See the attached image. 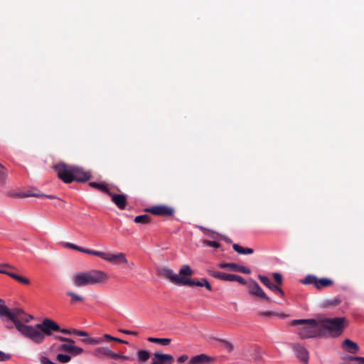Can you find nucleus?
Returning <instances> with one entry per match:
<instances>
[{"label":"nucleus","instance_id":"27","mask_svg":"<svg viewBox=\"0 0 364 364\" xmlns=\"http://www.w3.org/2000/svg\"><path fill=\"white\" fill-rule=\"evenodd\" d=\"M232 248L240 255H251L254 252L253 249L250 247H243L238 244H233Z\"/></svg>","mask_w":364,"mask_h":364},{"label":"nucleus","instance_id":"52","mask_svg":"<svg viewBox=\"0 0 364 364\" xmlns=\"http://www.w3.org/2000/svg\"><path fill=\"white\" fill-rule=\"evenodd\" d=\"M133 265H134L133 262H131V264H129L130 267H132Z\"/></svg>","mask_w":364,"mask_h":364},{"label":"nucleus","instance_id":"22","mask_svg":"<svg viewBox=\"0 0 364 364\" xmlns=\"http://www.w3.org/2000/svg\"><path fill=\"white\" fill-rule=\"evenodd\" d=\"M114 337L110 336L109 334H105L102 337L100 338H88L85 339H82V341L86 344L89 345H97L102 343L105 341H113Z\"/></svg>","mask_w":364,"mask_h":364},{"label":"nucleus","instance_id":"19","mask_svg":"<svg viewBox=\"0 0 364 364\" xmlns=\"http://www.w3.org/2000/svg\"><path fill=\"white\" fill-rule=\"evenodd\" d=\"M258 278L264 285L267 287L273 292L284 296L283 290L278 285L273 284L267 277L259 275Z\"/></svg>","mask_w":364,"mask_h":364},{"label":"nucleus","instance_id":"42","mask_svg":"<svg viewBox=\"0 0 364 364\" xmlns=\"http://www.w3.org/2000/svg\"><path fill=\"white\" fill-rule=\"evenodd\" d=\"M11 356L9 354H6L2 351L0 350V361H4L10 360Z\"/></svg>","mask_w":364,"mask_h":364},{"label":"nucleus","instance_id":"49","mask_svg":"<svg viewBox=\"0 0 364 364\" xmlns=\"http://www.w3.org/2000/svg\"><path fill=\"white\" fill-rule=\"evenodd\" d=\"M14 326H14L13 322H12V323H8L6 324V328H8V329H12Z\"/></svg>","mask_w":364,"mask_h":364},{"label":"nucleus","instance_id":"44","mask_svg":"<svg viewBox=\"0 0 364 364\" xmlns=\"http://www.w3.org/2000/svg\"><path fill=\"white\" fill-rule=\"evenodd\" d=\"M119 331L122 333L127 334V335H132L134 336H136L138 335V332H136V331H128V330H124V329H121Z\"/></svg>","mask_w":364,"mask_h":364},{"label":"nucleus","instance_id":"11","mask_svg":"<svg viewBox=\"0 0 364 364\" xmlns=\"http://www.w3.org/2000/svg\"><path fill=\"white\" fill-rule=\"evenodd\" d=\"M146 211L159 216H172L174 214V209L165 205L153 206L146 209Z\"/></svg>","mask_w":364,"mask_h":364},{"label":"nucleus","instance_id":"32","mask_svg":"<svg viewBox=\"0 0 364 364\" xmlns=\"http://www.w3.org/2000/svg\"><path fill=\"white\" fill-rule=\"evenodd\" d=\"M66 295L71 297V304H76L77 302H82L84 301V298L74 292L68 291L66 292Z\"/></svg>","mask_w":364,"mask_h":364},{"label":"nucleus","instance_id":"39","mask_svg":"<svg viewBox=\"0 0 364 364\" xmlns=\"http://www.w3.org/2000/svg\"><path fill=\"white\" fill-rule=\"evenodd\" d=\"M6 168L3 165L0 164V181L4 182L6 180Z\"/></svg>","mask_w":364,"mask_h":364},{"label":"nucleus","instance_id":"18","mask_svg":"<svg viewBox=\"0 0 364 364\" xmlns=\"http://www.w3.org/2000/svg\"><path fill=\"white\" fill-rule=\"evenodd\" d=\"M112 199V201L117 205L120 210L125 209L127 204V196L124 194H117L111 192V194H108Z\"/></svg>","mask_w":364,"mask_h":364},{"label":"nucleus","instance_id":"3","mask_svg":"<svg viewBox=\"0 0 364 364\" xmlns=\"http://www.w3.org/2000/svg\"><path fill=\"white\" fill-rule=\"evenodd\" d=\"M107 279V274L100 270L77 272L73 276V285L77 287L95 285L105 282Z\"/></svg>","mask_w":364,"mask_h":364},{"label":"nucleus","instance_id":"50","mask_svg":"<svg viewBox=\"0 0 364 364\" xmlns=\"http://www.w3.org/2000/svg\"><path fill=\"white\" fill-rule=\"evenodd\" d=\"M338 304V301L337 300H335V301L331 302V305H337Z\"/></svg>","mask_w":364,"mask_h":364},{"label":"nucleus","instance_id":"51","mask_svg":"<svg viewBox=\"0 0 364 364\" xmlns=\"http://www.w3.org/2000/svg\"><path fill=\"white\" fill-rule=\"evenodd\" d=\"M225 241H226L227 242H228V243L231 242V240H230V239H229V238H225Z\"/></svg>","mask_w":364,"mask_h":364},{"label":"nucleus","instance_id":"47","mask_svg":"<svg viewBox=\"0 0 364 364\" xmlns=\"http://www.w3.org/2000/svg\"><path fill=\"white\" fill-rule=\"evenodd\" d=\"M113 341H117V342L122 343H125V344L128 343L127 341L122 340V339L116 338V337H114Z\"/></svg>","mask_w":364,"mask_h":364},{"label":"nucleus","instance_id":"9","mask_svg":"<svg viewBox=\"0 0 364 364\" xmlns=\"http://www.w3.org/2000/svg\"><path fill=\"white\" fill-rule=\"evenodd\" d=\"M13 269H16V268L14 266L10 265L9 264H0V274H6L20 283L26 285L30 284L31 282L28 278L22 277L11 272V270Z\"/></svg>","mask_w":364,"mask_h":364},{"label":"nucleus","instance_id":"45","mask_svg":"<svg viewBox=\"0 0 364 364\" xmlns=\"http://www.w3.org/2000/svg\"><path fill=\"white\" fill-rule=\"evenodd\" d=\"M188 359V355H182L178 358L177 360L178 363H184L185 361H186Z\"/></svg>","mask_w":364,"mask_h":364},{"label":"nucleus","instance_id":"25","mask_svg":"<svg viewBox=\"0 0 364 364\" xmlns=\"http://www.w3.org/2000/svg\"><path fill=\"white\" fill-rule=\"evenodd\" d=\"M208 273L213 277L218 279L220 280L231 282V274H227L225 272H217L214 270H208Z\"/></svg>","mask_w":364,"mask_h":364},{"label":"nucleus","instance_id":"1","mask_svg":"<svg viewBox=\"0 0 364 364\" xmlns=\"http://www.w3.org/2000/svg\"><path fill=\"white\" fill-rule=\"evenodd\" d=\"M2 303L0 305V317L4 321H11L14 323L16 330L26 338L31 340L36 344H41V340L37 337L36 331H41L38 327L40 323L35 326L27 325L33 319V316L26 314L22 309L14 308L9 309L4 304L3 300H0Z\"/></svg>","mask_w":364,"mask_h":364},{"label":"nucleus","instance_id":"38","mask_svg":"<svg viewBox=\"0 0 364 364\" xmlns=\"http://www.w3.org/2000/svg\"><path fill=\"white\" fill-rule=\"evenodd\" d=\"M203 244L205 246L212 247L215 248H218L220 246L219 242L215 241H210L208 240H204L203 241Z\"/></svg>","mask_w":364,"mask_h":364},{"label":"nucleus","instance_id":"30","mask_svg":"<svg viewBox=\"0 0 364 364\" xmlns=\"http://www.w3.org/2000/svg\"><path fill=\"white\" fill-rule=\"evenodd\" d=\"M134 221L136 223L149 224L151 222V217L148 215H141L136 216Z\"/></svg>","mask_w":364,"mask_h":364},{"label":"nucleus","instance_id":"35","mask_svg":"<svg viewBox=\"0 0 364 364\" xmlns=\"http://www.w3.org/2000/svg\"><path fill=\"white\" fill-rule=\"evenodd\" d=\"M218 341L228 353L234 350V346L230 342L223 339H218Z\"/></svg>","mask_w":364,"mask_h":364},{"label":"nucleus","instance_id":"15","mask_svg":"<svg viewBox=\"0 0 364 364\" xmlns=\"http://www.w3.org/2000/svg\"><path fill=\"white\" fill-rule=\"evenodd\" d=\"M54 339L58 341L65 342V343H63L58 346V350L59 351H63L69 354L70 353L71 350H73V345L75 344L74 340L60 336H54Z\"/></svg>","mask_w":364,"mask_h":364},{"label":"nucleus","instance_id":"48","mask_svg":"<svg viewBox=\"0 0 364 364\" xmlns=\"http://www.w3.org/2000/svg\"><path fill=\"white\" fill-rule=\"evenodd\" d=\"M118 356H119V359H122V360H130V358L129 356H127V355H120L118 353Z\"/></svg>","mask_w":364,"mask_h":364},{"label":"nucleus","instance_id":"26","mask_svg":"<svg viewBox=\"0 0 364 364\" xmlns=\"http://www.w3.org/2000/svg\"><path fill=\"white\" fill-rule=\"evenodd\" d=\"M343 348L350 353H355L359 349L358 344L350 339L343 341Z\"/></svg>","mask_w":364,"mask_h":364},{"label":"nucleus","instance_id":"2","mask_svg":"<svg viewBox=\"0 0 364 364\" xmlns=\"http://www.w3.org/2000/svg\"><path fill=\"white\" fill-rule=\"evenodd\" d=\"M159 274L169 279L173 284L176 285H187L189 287H205L208 291H212V287L208 282V281L205 279L202 278L200 280L197 279H190V278H186L183 277H180L178 274H176L171 269L164 267L161 268L159 271Z\"/></svg>","mask_w":364,"mask_h":364},{"label":"nucleus","instance_id":"24","mask_svg":"<svg viewBox=\"0 0 364 364\" xmlns=\"http://www.w3.org/2000/svg\"><path fill=\"white\" fill-rule=\"evenodd\" d=\"M66 246L71 248V249H73V250H76L77 251H80L81 252H83V253H86V254H88V255H95V256H97L98 255H102V252L100 251H96V250H90V249H85V248H83L82 247H80V246H77L75 244H73V243H69L68 242L66 244Z\"/></svg>","mask_w":364,"mask_h":364},{"label":"nucleus","instance_id":"43","mask_svg":"<svg viewBox=\"0 0 364 364\" xmlns=\"http://www.w3.org/2000/svg\"><path fill=\"white\" fill-rule=\"evenodd\" d=\"M350 360L358 362L359 364H364V357H351Z\"/></svg>","mask_w":364,"mask_h":364},{"label":"nucleus","instance_id":"21","mask_svg":"<svg viewBox=\"0 0 364 364\" xmlns=\"http://www.w3.org/2000/svg\"><path fill=\"white\" fill-rule=\"evenodd\" d=\"M153 361L154 364H172L173 357L170 354H164L161 353H154Z\"/></svg>","mask_w":364,"mask_h":364},{"label":"nucleus","instance_id":"16","mask_svg":"<svg viewBox=\"0 0 364 364\" xmlns=\"http://www.w3.org/2000/svg\"><path fill=\"white\" fill-rule=\"evenodd\" d=\"M291 347L297 358L301 362L307 363L309 358L308 350L299 343H292Z\"/></svg>","mask_w":364,"mask_h":364},{"label":"nucleus","instance_id":"8","mask_svg":"<svg viewBox=\"0 0 364 364\" xmlns=\"http://www.w3.org/2000/svg\"><path fill=\"white\" fill-rule=\"evenodd\" d=\"M305 284H314L318 289L331 287L333 284V281L328 278L318 279L312 274L307 275L302 282Z\"/></svg>","mask_w":364,"mask_h":364},{"label":"nucleus","instance_id":"33","mask_svg":"<svg viewBox=\"0 0 364 364\" xmlns=\"http://www.w3.org/2000/svg\"><path fill=\"white\" fill-rule=\"evenodd\" d=\"M55 360L60 363H67L71 360V355L69 354L58 353L55 357Z\"/></svg>","mask_w":364,"mask_h":364},{"label":"nucleus","instance_id":"13","mask_svg":"<svg viewBox=\"0 0 364 364\" xmlns=\"http://www.w3.org/2000/svg\"><path fill=\"white\" fill-rule=\"evenodd\" d=\"M102 255H98V257L112 262L114 264H119L122 263H128V261L125 257L124 253H118V254H106L102 252Z\"/></svg>","mask_w":364,"mask_h":364},{"label":"nucleus","instance_id":"7","mask_svg":"<svg viewBox=\"0 0 364 364\" xmlns=\"http://www.w3.org/2000/svg\"><path fill=\"white\" fill-rule=\"evenodd\" d=\"M73 166L61 162L55 165L54 169L60 180L66 183H70L73 181Z\"/></svg>","mask_w":364,"mask_h":364},{"label":"nucleus","instance_id":"31","mask_svg":"<svg viewBox=\"0 0 364 364\" xmlns=\"http://www.w3.org/2000/svg\"><path fill=\"white\" fill-rule=\"evenodd\" d=\"M150 358V353L145 350L137 351V358L139 362H145Z\"/></svg>","mask_w":364,"mask_h":364},{"label":"nucleus","instance_id":"36","mask_svg":"<svg viewBox=\"0 0 364 364\" xmlns=\"http://www.w3.org/2000/svg\"><path fill=\"white\" fill-rule=\"evenodd\" d=\"M83 351H84V350L82 348L76 346L74 344L73 347V350H71V352L69 355H70L71 356L72 355L76 356V355L82 354L83 353Z\"/></svg>","mask_w":364,"mask_h":364},{"label":"nucleus","instance_id":"4","mask_svg":"<svg viewBox=\"0 0 364 364\" xmlns=\"http://www.w3.org/2000/svg\"><path fill=\"white\" fill-rule=\"evenodd\" d=\"M291 325H302L298 331L301 339L322 336L318 319H295L291 321Z\"/></svg>","mask_w":364,"mask_h":364},{"label":"nucleus","instance_id":"37","mask_svg":"<svg viewBox=\"0 0 364 364\" xmlns=\"http://www.w3.org/2000/svg\"><path fill=\"white\" fill-rule=\"evenodd\" d=\"M231 282H237L242 285L247 284L246 281L239 275L232 274Z\"/></svg>","mask_w":364,"mask_h":364},{"label":"nucleus","instance_id":"23","mask_svg":"<svg viewBox=\"0 0 364 364\" xmlns=\"http://www.w3.org/2000/svg\"><path fill=\"white\" fill-rule=\"evenodd\" d=\"M19 197L21 198H27V197H36V198H42V197H46L48 198H53L52 196H46L43 193H42L40 191L37 189H30L22 193H20Z\"/></svg>","mask_w":364,"mask_h":364},{"label":"nucleus","instance_id":"17","mask_svg":"<svg viewBox=\"0 0 364 364\" xmlns=\"http://www.w3.org/2000/svg\"><path fill=\"white\" fill-rule=\"evenodd\" d=\"M218 267L221 269L229 268L232 271L239 272L244 274H250L251 273V270L250 268L239 265L236 263H220L218 264Z\"/></svg>","mask_w":364,"mask_h":364},{"label":"nucleus","instance_id":"46","mask_svg":"<svg viewBox=\"0 0 364 364\" xmlns=\"http://www.w3.org/2000/svg\"><path fill=\"white\" fill-rule=\"evenodd\" d=\"M260 314L262 316H269L274 315V313L272 311H264V312H261Z\"/></svg>","mask_w":364,"mask_h":364},{"label":"nucleus","instance_id":"6","mask_svg":"<svg viewBox=\"0 0 364 364\" xmlns=\"http://www.w3.org/2000/svg\"><path fill=\"white\" fill-rule=\"evenodd\" d=\"M38 327L41 331H36L38 340H41V344L43 343L46 336H53L54 332H60L65 335H71L73 329L61 328L60 326L53 320L46 318H44Z\"/></svg>","mask_w":364,"mask_h":364},{"label":"nucleus","instance_id":"29","mask_svg":"<svg viewBox=\"0 0 364 364\" xmlns=\"http://www.w3.org/2000/svg\"><path fill=\"white\" fill-rule=\"evenodd\" d=\"M89 186L105 193H107V195L111 194V191H109V189L103 183H100L97 182H90Z\"/></svg>","mask_w":364,"mask_h":364},{"label":"nucleus","instance_id":"41","mask_svg":"<svg viewBox=\"0 0 364 364\" xmlns=\"http://www.w3.org/2000/svg\"><path fill=\"white\" fill-rule=\"evenodd\" d=\"M73 333L79 336H88V333L86 331L77 330L73 328Z\"/></svg>","mask_w":364,"mask_h":364},{"label":"nucleus","instance_id":"12","mask_svg":"<svg viewBox=\"0 0 364 364\" xmlns=\"http://www.w3.org/2000/svg\"><path fill=\"white\" fill-rule=\"evenodd\" d=\"M73 181L86 182L92 178V174L90 171H85L82 168L74 166L73 173Z\"/></svg>","mask_w":364,"mask_h":364},{"label":"nucleus","instance_id":"40","mask_svg":"<svg viewBox=\"0 0 364 364\" xmlns=\"http://www.w3.org/2000/svg\"><path fill=\"white\" fill-rule=\"evenodd\" d=\"M275 282L277 283L278 286L282 284V275L279 273L274 272L272 274Z\"/></svg>","mask_w":364,"mask_h":364},{"label":"nucleus","instance_id":"14","mask_svg":"<svg viewBox=\"0 0 364 364\" xmlns=\"http://www.w3.org/2000/svg\"><path fill=\"white\" fill-rule=\"evenodd\" d=\"M247 288L250 294L264 299L267 301H270V299L265 294L262 289L255 281L251 280L250 283L247 284Z\"/></svg>","mask_w":364,"mask_h":364},{"label":"nucleus","instance_id":"10","mask_svg":"<svg viewBox=\"0 0 364 364\" xmlns=\"http://www.w3.org/2000/svg\"><path fill=\"white\" fill-rule=\"evenodd\" d=\"M91 354L99 359L110 358L113 360H119L118 353H114L108 347L95 348Z\"/></svg>","mask_w":364,"mask_h":364},{"label":"nucleus","instance_id":"53","mask_svg":"<svg viewBox=\"0 0 364 364\" xmlns=\"http://www.w3.org/2000/svg\"><path fill=\"white\" fill-rule=\"evenodd\" d=\"M151 364H154V361L152 362V363H151Z\"/></svg>","mask_w":364,"mask_h":364},{"label":"nucleus","instance_id":"5","mask_svg":"<svg viewBox=\"0 0 364 364\" xmlns=\"http://www.w3.org/2000/svg\"><path fill=\"white\" fill-rule=\"evenodd\" d=\"M322 336L327 333L331 336H339L343 331L346 320L343 317H336L333 318H320L318 319Z\"/></svg>","mask_w":364,"mask_h":364},{"label":"nucleus","instance_id":"20","mask_svg":"<svg viewBox=\"0 0 364 364\" xmlns=\"http://www.w3.org/2000/svg\"><path fill=\"white\" fill-rule=\"evenodd\" d=\"M215 361V358L213 357L205 354H200L193 356L190 360V364H211Z\"/></svg>","mask_w":364,"mask_h":364},{"label":"nucleus","instance_id":"28","mask_svg":"<svg viewBox=\"0 0 364 364\" xmlns=\"http://www.w3.org/2000/svg\"><path fill=\"white\" fill-rule=\"evenodd\" d=\"M147 341L151 343H158L162 346H168L171 342V339L168 338L149 337Z\"/></svg>","mask_w":364,"mask_h":364},{"label":"nucleus","instance_id":"34","mask_svg":"<svg viewBox=\"0 0 364 364\" xmlns=\"http://www.w3.org/2000/svg\"><path fill=\"white\" fill-rule=\"evenodd\" d=\"M193 274V270L188 265L183 266L179 270V274L185 277H191Z\"/></svg>","mask_w":364,"mask_h":364}]
</instances>
